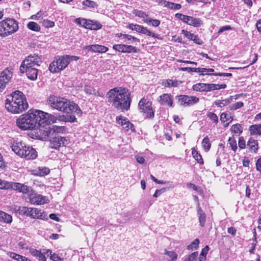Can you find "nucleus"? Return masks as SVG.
I'll use <instances>...</instances> for the list:
<instances>
[{"label": "nucleus", "instance_id": "f3484780", "mask_svg": "<svg viewBox=\"0 0 261 261\" xmlns=\"http://www.w3.org/2000/svg\"><path fill=\"white\" fill-rule=\"evenodd\" d=\"M113 48L119 52L124 53H137L138 51L135 47L130 45L115 44L113 45Z\"/></svg>", "mask_w": 261, "mask_h": 261}, {"label": "nucleus", "instance_id": "423d86ee", "mask_svg": "<svg viewBox=\"0 0 261 261\" xmlns=\"http://www.w3.org/2000/svg\"><path fill=\"white\" fill-rule=\"evenodd\" d=\"M79 57L75 56L65 55L55 57L50 64L49 70L51 72L57 73L64 69L72 61H77Z\"/></svg>", "mask_w": 261, "mask_h": 261}, {"label": "nucleus", "instance_id": "58836bf2", "mask_svg": "<svg viewBox=\"0 0 261 261\" xmlns=\"http://www.w3.org/2000/svg\"><path fill=\"white\" fill-rule=\"evenodd\" d=\"M192 154L193 158L197 161L198 163L202 164H203V159L201 154L199 153L195 148H192Z\"/></svg>", "mask_w": 261, "mask_h": 261}, {"label": "nucleus", "instance_id": "ddd939ff", "mask_svg": "<svg viewBox=\"0 0 261 261\" xmlns=\"http://www.w3.org/2000/svg\"><path fill=\"white\" fill-rule=\"evenodd\" d=\"M75 22L83 27L91 30H98L102 27V25L97 21L85 18H76L75 19Z\"/></svg>", "mask_w": 261, "mask_h": 261}, {"label": "nucleus", "instance_id": "393cba45", "mask_svg": "<svg viewBox=\"0 0 261 261\" xmlns=\"http://www.w3.org/2000/svg\"><path fill=\"white\" fill-rule=\"evenodd\" d=\"M29 217L33 219H44L45 216H43V213L41 212V210L37 208L31 207Z\"/></svg>", "mask_w": 261, "mask_h": 261}, {"label": "nucleus", "instance_id": "72a5a7b5", "mask_svg": "<svg viewBox=\"0 0 261 261\" xmlns=\"http://www.w3.org/2000/svg\"><path fill=\"white\" fill-rule=\"evenodd\" d=\"M66 127L63 126H57V125H53L50 128V134H59V133H63L65 131Z\"/></svg>", "mask_w": 261, "mask_h": 261}, {"label": "nucleus", "instance_id": "2f4dec72", "mask_svg": "<svg viewBox=\"0 0 261 261\" xmlns=\"http://www.w3.org/2000/svg\"><path fill=\"white\" fill-rule=\"evenodd\" d=\"M0 220L7 224H10L12 221L11 215L0 211Z\"/></svg>", "mask_w": 261, "mask_h": 261}, {"label": "nucleus", "instance_id": "603ef678", "mask_svg": "<svg viewBox=\"0 0 261 261\" xmlns=\"http://www.w3.org/2000/svg\"><path fill=\"white\" fill-rule=\"evenodd\" d=\"M207 117L214 123H217L218 122V118L216 114L213 112H209L207 114Z\"/></svg>", "mask_w": 261, "mask_h": 261}, {"label": "nucleus", "instance_id": "a878e982", "mask_svg": "<svg viewBox=\"0 0 261 261\" xmlns=\"http://www.w3.org/2000/svg\"><path fill=\"white\" fill-rule=\"evenodd\" d=\"M13 209V211L18 213V214L21 215H25L26 216L29 217L31 207L14 205Z\"/></svg>", "mask_w": 261, "mask_h": 261}, {"label": "nucleus", "instance_id": "c756f323", "mask_svg": "<svg viewBox=\"0 0 261 261\" xmlns=\"http://www.w3.org/2000/svg\"><path fill=\"white\" fill-rule=\"evenodd\" d=\"M249 130L251 135H261V124L251 125Z\"/></svg>", "mask_w": 261, "mask_h": 261}, {"label": "nucleus", "instance_id": "cd10ccee", "mask_svg": "<svg viewBox=\"0 0 261 261\" xmlns=\"http://www.w3.org/2000/svg\"><path fill=\"white\" fill-rule=\"evenodd\" d=\"M247 146L249 147V149L251 151L256 153L258 148V144L257 140L250 138L247 142Z\"/></svg>", "mask_w": 261, "mask_h": 261}, {"label": "nucleus", "instance_id": "79ce46f5", "mask_svg": "<svg viewBox=\"0 0 261 261\" xmlns=\"http://www.w3.org/2000/svg\"><path fill=\"white\" fill-rule=\"evenodd\" d=\"M122 128L126 132H129V130L134 132L135 130L134 125L128 120L126 121V123L123 124Z\"/></svg>", "mask_w": 261, "mask_h": 261}, {"label": "nucleus", "instance_id": "20e7f679", "mask_svg": "<svg viewBox=\"0 0 261 261\" xmlns=\"http://www.w3.org/2000/svg\"><path fill=\"white\" fill-rule=\"evenodd\" d=\"M29 107L24 94L20 91H15L6 99L5 108L13 114H19Z\"/></svg>", "mask_w": 261, "mask_h": 261}, {"label": "nucleus", "instance_id": "a18cd8bd", "mask_svg": "<svg viewBox=\"0 0 261 261\" xmlns=\"http://www.w3.org/2000/svg\"><path fill=\"white\" fill-rule=\"evenodd\" d=\"M228 143L231 149L235 152L238 148L236 139L234 138L230 137L228 139Z\"/></svg>", "mask_w": 261, "mask_h": 261}, {"label": "nucleus", "instance_id": "b1692460", "mask_svg": "<svg viewBox=\"0 0 261 261\" xmlns=\"http://www.w3.org/2000/svg\"><path fill=\"white\" fill-rule=\"evenodd\" d=\"M197 211L199 224L201 227H204L206 222V214L200 206V203L197 206Z\"/></svg>", "mask_w": 261, "mask_h": 261}, {"label": "nucleus", "instance_id": "6ab92c4d", "mask_svg": "<svg viewBox=\"0 0 261 261\" xmlns=\"http://www.w3.org/2000/svg\"><path fill=\"white\" fill-rule=\"evenodd\" d=\"M159 102L161 105L167 106L170 107L173 106L172 96L170 94L165 93L159 97Z\"/></svg>", "mask_w": 261, "mask_h": 261}, {"label": "nucleus", "instance_id": "6e6552de", "mask_svg": "<svg viewBox=\"0 0 261 261\" xmlns=\"http://www.w3.org/2000/svg\"><path fill=\"white\" fill-rule=\"evenodd\" d=\"M18 23L14 19L6 18L0 21V36L6 37L16 32Z\"/></svg>", "mask_w": 261, "mask_h": 261}, {"label": "nucleus", "instance_id": "c85d7f7f", "mask_svg": "<svg viewBox=\"0 0 261 261\" xmlns=\"http://www.w3.org/2000/svg\"><path fill=\"white\" fill-rule=\"evenodd\" d=\"M186 23L195 27H198L202 24V22L199 18H194L189 16Z\"/></svg>", "mask_w": 261, "mask_h": 261}, {"label": "nucleus", "instance_id": "69168bd1", "mask_svg": "<svg viewBox=\"0 0 261 261\" xmlns=\"http://www.w3.org/2000/svg\"><path fill=\"white\" fill-rule=\"evenodd\" d=\"M165 191H166V189L165 188H162L161 189L156 190L155 191L154 194H153V196L154 197L156 198L159 195H160L161 194H162V193L165 192Z\"/></svg>", "mask_w": 261, "mask_h": 261}, {"label": "nucleus", "instance_id": "f03ea898", "mask_svg": "<svg viewBox=\"0 0 261 261\" xmlns=\"http://www.w3.org/2000/svg\"><path fill=\"white\" fill-rule=\"evenodd\" d=\"M46 104L52 108L66 114L73 113L77 115H81L82 113L77 104L64 97L54 95H50L47 99Z\"/></svg>", "mask_w": 261, "mask_h": 261}, {"label": "nucleus", "instance_id": "bf43d9fd", "mask_svg": "<svg viewBox=\"0 0 261 261\" xmlns=\"http://www.w3.org/2000/svg\"><path fill=\"white\" fill-rule=\"evenodd\" d=\"M9 182L0 179V189H9Z\"/></svg>", "mask_w": 261, "mask_h": 261}, {"label": "nucleus", "instance_id": "a19ab883", "mask_svg": "<svg viewBox=\"0 0 261 261\" xmlns=\"http://www.w3.org/2000/svg\"><path fill=\"white\" fill-rule=\"evenodd\" d=\"M127 28L133 31H136L138 33H142L144 27L137 24L131 23L128 25Z\"/></svg>", "mask_w": 261, "mask_h": 261}, {"label": "nucleus", "instance_id": "7c9ffc66", "mask_svg": "<svg viewBox=\"0 0 261 261\" xmlns=\"http://www.w3.org/2000/svg\"><path fill=\"white\" fill-rule=\"evenodd\" d=\"M233 100V96H229L228 98L222 99V100H216L215 101V104L218 107L222 108L224 106L228 105L231 103Z\"/></svg>", "mask_w": 261, "mask_h": 261}, {"label": "nucleus", "instance_id": "4c0bfd02", "mask_svg": "<svg viewBox=\"0 0 261 261\" xmlns=\"http://www.w3.org/2000/svg\"><path fill=\"white\" fill-rule=\"evenodd\" d=\"M27 27L29 29L35 31L39 32L40 31V27L39 24L34 21H30L27 24Z\"/></svg>", "mask_w": 261, "mask_h": 261}, {"label": "nucleus", "instance_id": "680f3d73", "mask_svg": "<svg viewBox=\"0 0 261 261\" xmlns=\"http://www.w3.org/2000/svg\"><path fill=\"white\" fill-rule=\"evenodd\" d=\"M220 120L223 123H225L226 121L230 120V121L232 120L231 118H228L227 117V114L225 113H222L220 115Z\"/></svg>", "mask_w": 261, "mask_h": 261}, {"label": "nucleus", "instance_id": "052dcab7", "mask_svg": "<svg viewBox=\"0 0 261 261\" xmlns=\"http://www.w3.org/2000/svg\"><path fill=\"white\" fill-rule=\"evenodd\" d=\"M189 16L184 15L180 13H177L175 14V17L179 18L180 20L183 21L184 22H187V20Z\"/></svg>", "mask_w": 261, "mask_h": 261}, {"label": "nucleus", "instance_id": "e2e57ef3", "mask_svg": "<svg viewBox=\"0 0 261 261\" xmlns=\"http://www.w3.org/2000/svg\"><path fill=\"white\" fill-rule=\"evenodd\" d=\"M125 39H126L128 41H132L133 42H137L138 43H139L140 42L139 39H138L136 37H135L134 36H132L131 35H128V34H126Z\"/></svg>", "mask_w": 261, "mask_h": 261}, {"label": "nucleus", "instance_id": "0eeeda50", "mask_svg": "<svg viewBox=\"0 0 261 261\" xmlns=\"http://www.w3.org/2000/svg\"><path fill=\"white\" fill-rule=\"evenodd\" d=\"M43 127L48 123H56L57 121L65 122H74L76 121V118L73 115L56 114L53 115L43 112L41 114Z\"/></svg>", "mask_w": 261, "mask_h": 261}, {"label": "nucleus", "instance_id": "f8f14e48", "mask_svg": "<svg viewBox=\"0 0 261 261\" xmlns=\"http://www.w3.org/2000/svg\"><path fill=\"white\" fill-rule=\"evenodd\" d=\"M13 69L7 67L0 73V92L3 91L7 85L11 81L13 76Z\"/></svg>", "mask_w": 261, "mask_h": 261}, {"label": "nucleus", "instance_id": "5fc2aeb1", "mask_svg": "<svg viewBox=\"0 0 261 261\" xmlns=\"http://www.w3.org/2000/svg\"><path fill=\"white\" fill-rule=\"evenodd\" d=\"M116 120L119 124H120L122 127L123 126L124 123H126L128 119L122 116H118L116 118Z\"/></svg>", "mask_w": 261, "mask_h": 261}, {"label": "nucleus", "instance_id": "dca6fc26", "mask_svg": "<svg viewBox=\"0 0 261 261\" xmlns=\"http://www.w3.org/2000/svg\"><path fill=\"white\" fill-rule=\"evenodd\" d=\"M9 189H13L14 190H17L19 192H21L23 194H28L29 195L32 188L28 187L24 184H22L19 182H9Z\"/></svg>", "mask_w": 261, "mask_h": 261}, {"label": "nucleus", "instance_id": "473e14b6", "mask_svg": "<svg viewBox=\"0 0 261 261\" xmlns=\"http://www.w3.org/2000/svg\"><path fill=\"white\" fill-rule=\"evenodd\" d=\"M243 129V127L239 123L232 125L230 128L231 132L238 136L242 133Z\"/></svg>", "mask_w": 261, "mask_h": 261}, {"label": "nucleus", "instance_id": "e433bc0d", "mask_svg": "<svg viewBox=\"0 0 261 261\" xmlns=\"http://www.w3.org/2000/svg\"><path fill=\"white\" fill-rule=\"evenodd\" d=\"M133 14L138 17L143 18V21L146 23V20L148 19L149 17L144 12L138 10H135L133 11Z\"/></svg>", "mask_w": 261, "mask_h": 261}, {"label": "nucleus", "instance_id": "c9c22d12", "mask_svg": "<svg viewBox=\"0 0 261 261\" xmlns=\"http://www.w3.org/2000/svg\"><path fill=\"white\" fill-rule=\"evenodd\" d=\"M36 171L37 175L40 176H43L47 175L49 173L50 170L45 167H39L38 168Z\"/></svg>", "mask_w": 261, "mask_h": 261}, {"label": "nucleus", "instance_id": "2eb2a0df", "mask_svg": "<svg viewBox=\"0 0 261 261\" xmlns=\"http://www.w3.org/2000/svg\"><path fill=\"white\" fill-rule=\"evenodd\" d=\"M180 105L184 107H190L198 103L199 98L196 96L180 95L177 96Z\"/></svg>", "mask_w": 261, "mask_h": 261}, {"label": "nucleus", "instance_id": "bb28decb", "mask_svg": "<svg viewBox=\"0 0 261 261\" xmlns=\"http://www.w3.org/2000/svg\"><path fill=\"white\" fill-rule=\"evenodd\" d=\"M182 83V82L181 81L167 79L163 81L162 85L165 87H177Z\"/></svg>", "mask_w": 261, "mask_h": 261}, {"label": "nucleus", "instance_id": "4be33fe9", "mask_svg": "<svg viewBox=\"0 0 261 261\" xmlns=\"http://www.w3.org/2000/svg\"><path fill=\"white\" fill-rule=\"evenodd\" d=\"M181 33L188 39L192 40L195 44L201 45L203 43L202 41L197 35L191 33L190 32L182 30Z\"/></svg>", "mask_w": 261, "mask_h": 261}, {"label": "nucleus", "instance_id": "8fccbe9b", "mask_svg": "<svg viewBox=\"0 0 261 261\" xmlns=\"http://www.w3.org/2000/svg\"><path fill=\"white\" fill-rule=\"evenodd\" d=\"M82 4L83 6L89 8H94L97 6L95 2L90 0H85L82 2Z\"/></svg>", "mask_w": 261, "mask_h": 261}, {"label": "nucleus", "instance_id": "4468645a", "mask_svg": "<svg viewBox=\"0 0 261 261\" xmlns=\"http://www.w3.org/2000/svg\"><path fill=\"white\" fill-rule=\"evenodd\" d=\"M29 197V202L33 204L42 205L49 202L46 196L40 195L32 190L30 193Z\"/></svg>", "mask_w": 261, "mask_h": 261}, {"label": "nucleus", "instance_id": "4d7b16f0", "mask_svg": "<svg viewBox=\"0 0 261 261\" xmlns=\"http://www.w3.org/2000/svg\"><path fill=\"white\" fill-rule=\"evenodd\" d=\"M238 145L240 148L244 149L246 147V141L243 137H240L239 139Z\"/></svg>", "mask_w": 261, "mask_h": 261}, {"label": "nucleus", "instance_id": "7ed1b4c3", "mask_svg": "<svg viewBox=\"0 0 261 261\" xmlns=\"http://www.w3.org/2000/svg\"><path fill=\"white\" fill-rule=\"evenodd\" d=\"M41 114H43L42 111L30 110L17 120V125L23 130L33 129L38 126L43 127Z\"/></svg>", "mask_w": 261, "mask_h": 261}, {"label": "nucleus", "instance_id": "aec40b11", "mask_svg": "<svg viewBox=\"0 0 261 261\" xmlns=\"http://www.w3.org/2000/svg\"><path fill=\"white\" fill-rule=\"evenodd\" d=\"M65 138L64 137L57 136L55 137L50 140V147L54 149H58L61 145H63L64 144V141H65Z\"/></svg>", "mask_w": 261, "mask_h": 261}, {"label": "nucleus", "instance_id": "09e8293b", "mask_svg": "<svg viewBox=\"0 0 261 261\" xmlns=\"http://www.w3.org/2000/svg\"><path fill=\"white\" fill-rule=\"evenodd\" d=\"M164 254L169 256V257L171 258L172 261H175L177 259V255L173 251H169L166 249L164 250Z\"/></svg>", "mask_w": 261, "mask_h": 261}, {"label": "nucleus", "instance_id": "39448f33", "mask_svg": "<svg viewBox=\"0 0 261 261\" xmlns=\"http://www.w3.org/2000/svg\"><path fill=\"white\" fill-rule=\"evenodd\" d=\"M11 147L16 154L26 160H33L37 156V152L34 148L17 140L11 143Z\"/></svg>", "mask_w": 261, "mask_h": 261}, {"label": "nucleus", "instance_id": "49530a36", "mask_svg": "<svg viewBox=\"0 0 261 261\" xmlns=\"http://www.w3.org/2000/svg\"><path fill=\"white\" fill-rule=\"evenodd\" d=\"M142 34L146 35L147 36H151L155 38L161 39L160 37H159L158 35H156V34L153 33V32L150 31L149 30H148L147 29V28H145V27H144L142 32Z\"/></svg>", "mask_w": 261, "mask_h": 261}, {"label": "nucleus", "instance_id": "de8ad7c7", "mask_svg": "<svg viewBox=\"0 0 261 261\" xmlns=\"http://www.w3.org/2000/svg\"><path fill=\"white\" fill-rule=\"evenodd\" d=\"M244 106V103L242 101H239L236 103H233L229 106L230 110H237Z\"/></svg>", "mask_w": 261, "mask_h": 261}, {"label": "nucleus", "instance_id": "13d9d810", "mask_svg": "<svg viewBox=\"0 0 261 261\" xmlns=\"http://www.w3.org/2000/svg\"><path fill=\"white\" fill-rule=\"evenodd\" d=\"M168 7L171 9L179 10L181 8V6L180 4L170 2Z\"/></svg>", "mask_w": 261, "mask_h": 261}, {"label": "nucleus", "instance_id": "ea45409f", "mask_svg": "<svg viewBox=\"0 0 261 261\" xmlns=\"http://www.w3.org/2000/svg\"><path fill=\"white\" fill-rule=\"evenodd\" d=\"M202 145L205 151H207L210 149L211 144L210 142V139L207 136L204 137L202 140Z\"/></svg>", "mask_w": 261, "mask_h": 261}, {"label": "nucleus", "instance_id": "1a4fd4ad", "mask_svg": "<svg viewBox=\"0 0 261 261\" xmlns=\"http://www.w3.org/2000/svg\"><path fill=\"white\" fill-rule=\"evenodd\" d=\"M138 107L141 113L146 118L154 117V112L152 107V102L147 97H143L139 101Z\"/></svg>", "mask_w": 261, "mask_h": 261}, {"label": "nucleus", "instance_id": "6e6d98bb", "mask_svg": "<svg viewBox=\"0 0 261 261\" xmlns=\"http://www.w3.org/2000/svg\"><path fill=\"white\" fill-rule=\"evenodd\" d=\"M198 252H195L190 254L185 260V261H194L198 256Z\"/></svg>", "mask_w": 261, "mask_h": 261}, {"label": "nucleus", "instance_id": "f704fd0d", "mask_svg": "<svg viewBox=\"0 0 261 261\" xmlns=\"http://www.w3.org/2000/svg\"><path fill=\"white\" fill-rule=\"evenodd\" d=\"M84 90L85 92L87 94H93L96 96H101V95L98 91L95 90L93 88L91 87L86 86L84 87Z\"/></svg>", "mask_w": 261, "mask_h": 261}, {"label": "nucleus", "instance_id": "37998d69", "mask_svg": "<svg viewBox=\"0 0 261 261\" xmlns=\"http://www.w3.org/2000/svg\"><path fill=\"white\" fill-rule=\"evenodd\" d=\"M146 23L149 25L156 27L160 25V21L158 19H151L149 17L148 19L146 20Z\"/></svg>", "mask_w": 261, "mask_h": 261}, {"label": "nucleus", "instance_id": "412c9836", "mask_svg": "<svg viewBox=\"0 0 261 261\" xmlns=\"http://www.w3.org/2000/svg\"><path fill=\"white\" fill-rule=\"evenodd\" d=\"M21 73H26L27 77L31 80L37 79L38 70L37 68H31L20 70Z\"/></svg>", "mask_w": 261, "mask_h": 261}, {"label": "nucleus", "instance_id": "5701e85b", "mask_svg": "<svg viewBox=\"0 0 261 261\" xmlns=\"http://www.w3.org/2000/svg\"><path fill=\"white\" fill-rule=\"evenodd\" d=\"M86 48L89 51L99 53H106L108 50L107 47L98 44L88 45L86 47Z\"/></svg>", "mask_w": 261, "mask_h": 261}, {"label": "nucleus", "instance_id": "9d476101", "mask_svg": "<svg viewBox=\"0 0 261 261\" xmlns=\"http://www.w3.org/2000/svg\"><path fill=\"white\" fill-rule=\"evenodd\" d=\"M42 63L40 57L36 55L28 56L22 62L20 70L31 68H37Z\"/></svg>", "mask_w": 261, "mask_h": 261}, {"label": "nucleus", "instance_id": "774afa93", "mask_svg": "<svg viewBox=\"0 0 261 261\" xmlns=\"http://www.w3.org/2000/svg\"><path fill=\"white\" fill-rule=\"evenodd\" d=\"M256 170L261 173V158H259L256 163Z\"/></svg>", "mask_w": 261, "mask_h": 261}, {"label": "nucleus", "instance_id": "c03bdc74", "mask_svg": "<svg viewBox=\"0 0 261 261\" xmlns=\"http://www.w3.org/2000/svg\"><path fill=\"white\" fill-rule=\"evenodd\" d=\"M199 244V240L198 239L194 240L190 245L187 247L188 250H193L196 249L198 247Z\"/></svg>", "mask_w": 261, "mask_h": 261}, {"label": "nucleus", "instance_id": "338daca9", "mask_svg": "<svg viewBox=\"0 0 261 261\" xmlns=\"http://www.w3.org/2000/svg\"><path fill=\"white\" fill-rule=\"evenodd\" d=\"M50 258L53 261H61L62 259L60 257H59L58 256V254H57L56 253H53V254H51L50 253Z\"/></svg>", "mask_w": 261, "mask_h": 261}, {"label": "nucleus", "instance_id": "0e129e2a", "mask_svg": "<svg viewBox=\"0 0 261 261\" xmlns=\"http://www.w3.org/2000/svg\"><path fill=\"white\" fill-rule=\"evenodd\" d=\"M7 255H9L11 258L17 260L18 258L20 257V255L14 252H8Z\"/></svg>", "mask_w": 261, "mask_h": 261}, {"label": "nucleus", "instance_id": "f257e3e1", "mask_svg": "<svg viewBox=\"0 0 261 261\" xmlns=\"http://www.w3.org/2000/svg\"><path fill=\"white\" fill-rule=\"evenodd\" d=\"M108 101L118 110L127 111L130 108V94L128 89L122 87L112 89L108 92Z\"/></svg>", "mask_w": 261, "mask_h": 261}, {"label": "nucleus", "instance_id": "864d4df0", "mask_svg": "<svg viewBox=\"0 0 261 261\" xmlns=\"http://www.w3.org/2000/svg\"><path fill=\"white\" fill-rule=\"evenodd\" d=\"M42 23L43 25L45 28H51L55 25L54 22L47 19H44Z\"/></svg>", "mask_w": 261, "mask_h": 261}, {"label": "nucleus", "instance_id": "a211bd4d", "mask_svg": "<svg viewBox=\"0 0 261 261\" xmlns=\"http://www.w3.org/2000/svg\"><path fill=\"white\" fill-rule=\"evenodd\" d=\"M29 252L32 255L37 257L40 261H46V258L45 254H50L51 251L49 249H44L42 252L39 250L31 248L29 250Z\"/></svg>", "mask_w": 261, "mask_h": 261}, {"label": "nucleus", "instance_id": "9b49d317", "mask_svg": "<svg viewBox=\"0 0 261 261\" xmlns=\"http://www.w3.org/2000/svg\"><path fill=\"white\" fill-rule=\"evenodd\" d=\"M227 87L226 84H205L197 83L194 85L192 87L193 90L198 92H208L221 89H225Z\"/></svg>", "mask_w": 261, "mask_h": 261}, {"label": "nucleus", "instance_id": "3c124183", "mask_svg": "<svg viewBox=\"0 0 261 261\" xmlns=\"http://www.w3.org/2000/svg\"><path fill=\"white\" fill-rule=\"evenodd\" d=\"M180 70L182 71H188L189 72H199V68H192V67H182L180 68Z\"/></svg>", "mask_w": 261, "mask_h": 261}]
</instances>
